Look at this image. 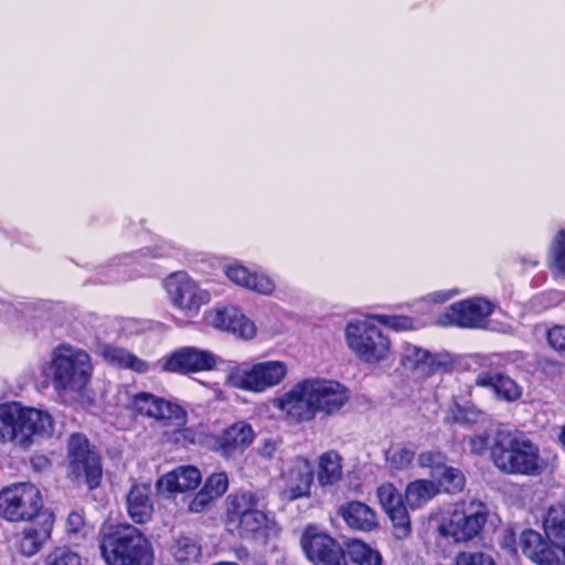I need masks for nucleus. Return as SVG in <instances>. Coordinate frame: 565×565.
<instances>
[{"instance_id":"1","label":"nucleus","mask_w":565,"mask_h":565,"mask_svg":"<svg viewBox=\"0 0 565 565\" xmlns=\"http://www.w3.org/2000/svg\"><path fill=\"white\" fill-rule=\"evenodd\" d=\"M349 390L337 381L311 377L295 384L274 405L294 422H310L318 414L333 416L349 402Z\"/></svg>"},{"instance_id":"2","label":"nucleus","mask_w":565,"mask_h":565,"mask_svg":"<svg viewBox=\"0 0 565 565\" xmlns=\"http://www.w3.org/2000/svg\"><path fill=\"white\" fill-rule=\"evenodd\" d=\"M41 373L51 381L56 393L74 398L84 394L92 380L93 365L85 350L63 343L41 364Z\"/></svg>"},{"instance_id":"3","label":"nucleus","mask_w":565,"mask_h":565,"mask_svg":"<svg viewBox=\"0 0 565 565\" xmlns=\"http://www.w3.org/2000/svg\"><path fill=\"white\" fill-rule=\"evenodd\" d=\"M490 457L494 467L507 475L539 476L547 467L539 446L516 429L495 433Z\"/></svg>"},{"instance_id":"4","label":"nucleus","mask_w":565,"mask_h":565,"mask_svg":"<svg viewBox=\"0 0 565 565\" xmlns=\"http://www.w3.org/2000/svg\"><path fill=\"white\" fill-rule=\"evenodd\" d=\"M54 420L43 409L22 406L20 403L0 404V443H10L28 449L36 438L53 434Z\"/></svg>"},{"instance_id":"5","label":"nucleus","mask_w":565,"mask_h":565,"mask_svg":"<svg viewBox=\"0 0 565 565\" xmlns=\"http://www.w3.org/2000/svg\"><path fill=\"white\" fill-rule=\"evenodd\" d=\"M99 550L108 565H152L153 561L147 539L129 524L103 527Z\"/></svg>"},{"instance_id":"6","label":"nucleus","mask_w":565,"mask_h":565,"mask_svg":"<svg viewBox=\"0 0 565 565\" xmlns=\"http://www.w3.org/2000/svg\"><path fill=\"white\" fill-rule=\"evenodd\" d=\"M288 372L287 364L282 361H265L255 364H238L233 366L226 376V381L235 388L253 393H263L280 384Z\"/></svg>"},{"instance_id":"7","label":"nucleus","mask_w":565,"mask_h":565,"mask_svg":"<svg viewBox=\"0 0 565 565\" xmlns=\"http://www.w3.org/2000/svg\"><path fill=\"white\" fill-rule=\"evenodd\" d=\"M345 342L349 349L365 363L373 364L385 361L391 353L388 338L369 321L348 323Z\"/></svg>"},{"instance_id":"8","label":"nucleus","mask_w":565,"mask_h":565,"mask_svg":"<svg viewBox=\"0 0 565 565\" xmlns=\"http://www.w3.org/2000/svg\"><path fill=\"white\" fill-rule=\"evenodd\" d=\"M43 499L30 482L13 483L0 491V516L10 522L30 521L39 514Z\"/></svg>"},{"instance_id":"9","label":"nucleus","mask_w":565,"mask_h":565,"mask_svg":"<svg viewBox=\"0 0 565 565\" xmlns=\"http://www.w3.org/2000/svg\"><path fill=\"white\" fill-rule=\"evenodd\" d=\"M67 458L75 480L85 482L89 489L99 486L103 475L100 460L84 435L73 434L70 437Z\"/></svg>"},{"instance_id":"10","label":"nucleus","mask_w":565,"mask_h":565,"mask_svg":"<svg viewBox=\"0 0 565 565\" xmlns=\"http://www.w3.org/2000/svg\"><path fill=\"white\" fill-rule=\"evenodd\" d=\"M486 521L484 505L480 502H470L468 505L456 508L448 521L439 526V532L456 542H467L479 534Z\"/></svg>"},{"instance_id":"11","label":"nucleus","mask_w":565,"mask_h":565,"mask_svg":"<svg viewBox=\"0 0 565 565\" xmlns=\"http://www.w3.org/2000/svg\"><path fill=\"white\" fill-rule=\"evenodd\" d=\"M166 285L173 305L188 318L198 316L201 307L211 300L210 292L201 288L185 273L172 274L167 279Z\"/></svg>"},{"instance_id":"12","label":"nucleus","mask_w":565,"mask_h":565,"mask_svg":"<svg viewBox=\"0 0 565 565\" xmlns=\"http://www.w3.org/2000/svg\"><path fill=\"white\" fill-rule=\"evenodd\" d=\"M301 547L315 565H348L342 546L316 526H308L301 536Z\"/></svg>"},{"instance_id":"13","label":"nucleus","mask_w":565,"mask_h":565,"mask_svg":"<svg viewBox=\"0 0 565 565\" xmlns=\"http://www.w3.org/2000/svg\"><path fill=\"white\" fill-rule=\"evenodd\" d=\"M493 305L484 298H471L456 302L438 318L440 326H457L467 329L486 327L487 318L492 313Z\"/></svg>"},{"instance_id":"14","label":"nucleus","mask_w":565,"mask_h":565,"mask_svg":"<svg viewBox=\"0 0 565 565\" xmlns=\"http://www.w3.org/2000/svg\"><path fill=\"white\" fill-rule=\"evenodd\" d=\"M376 497L392 522L395 539H407L412 533V524L402 493L393 483L387 482L377 487Z\"/></svg>"},{"instance_id":"15","label":"nucleus","mask_w":565,"mask_h":565,"mask_svg":"<svg viewBox=\"0 0 565 565\" xmlns=\"http://www.w3.org/2000/svg\"><path fill=\"white\" fill-rule=\"evenodd\" d=\"M312 481V466L307 459L298 457L281 473L280 495L288 501L309 497Z\"/></svg>"},{"instance_id":"16","label":"nucleus","mask_w":565,"mask_h":565,"mask_svg":"<svg viewBox=\"0 0 565 565\" xmlns=\"http://www.w3.org/2000/svg\"><path fill=\"white\" fill-rule=\"evenodd\" d=\"M206 323L245 340L256 334L255 323L235 307L215 308L205 312Z\"/></svg>"},{"instance_id":"17","label":"nucleus","mask_w":565,"mask_h":565,"mask_svg":"<svg viewBox=\"0 0 565 565\" xmlns=\"http://www.w3.org/2000/svg\"><path fill=\"white\" fill-rule=\"evenodd\" d=\"M131 406L143 416L174 420L178 426L185 423L186 413L183 408L150 393L141 392L136 394L132 397Z\"/></svg>"},{"instance_id":"18","label":"nucleus","mask_w":565,"mask_h":565,"mask_svg":"<svg viewBox=\"0 0 565 565\" xmlns=\"http://www.w3.org/2000/svg\"><path fill=\"white\" fill-rule=\"evenodd\" d=\"M401 364L416 375L426 377L448 365L449 358L446 354H431L427 350L407 343L403 347Z\"/></svg>"},{"instance_id":"19","label":"nucleus","mask_w":565,"mask_h":565,"mask_svg":"<svg viewBox=\"0 0 565 565\" xmlns=\"http://www.w3.org/2000/svg\"><path fill=\"white\" fill-rule=\"evenodd\" d=\"M215 364L216 359L211 352L183 348L169 358L166 369L171 372L191 373L211 370Z\"/></svg>"},{"instance_id":"20","label":"nucleus","mask_w":565,"mask_h":565,"mask_svg":"<svg viewBox=\"0 0 565 565\" xmlns=\"http://www.w3.org/2000/svg\"><path fill=\"white\" fill-rule=\"evenodd\" d=\"M475 385L493 392L497 399L515 402L522 396V387L509 375L497 371H482L475 379Z\"/></svg>"},{"instance_id":"21","label":"nucleus","mask_w":565,"mask_h":565,"mask_svg":"<svg viewBox=\"0 0 565 565\" xmlns=\"http://www.w3.org/2000/svg\"><path fill=\"white\" fill-rule=\"evenodd\" d=\"M338 513L351 530L369 533L379 527L376 512L362 501L345 502L339 507Z\"/></svg>"},{"instance_id":"22","label":"nucleus","mask_w":565,"mask_h":565,"mask_svg":"<svg viewBox=\"0 0 565 565\" xmlns=\"http://www.w3.org/2000/svg\"><path fill=\"white\" fill-rule=\"evenodd\" d=\"M522 552L537 565H561L558 552L550 546L542 535L534 530H525L520 536Z\"/></svg>"},{"instance_id":"23","label":"nucleus","mask_w":565,"mask_h":565,"mask_svg":"<svg viewBox=\"0 0 565 565\" xmlns=\"http://www.w3.org/2000/svg\"><path fill=\"white\" fill-rule=\"evenodd\" d=\"M224 273L231 281L248 290L266 296L275 291L276 285L270 277L265 274H253L241 264L227 265Z\"/></svg>"},{"instance_id":"24","label":"nucleus","mask_w":565,"mask_h":565,"mask_svg":"<svg viewBox=\"0 0 565 565\" xmlns=\"http://www.w3.org/2000/svg\"><path fill=\"white\" fill-rule=\"evenodd\" d=\"M201 482V472L193 466L179 467L162 476L157 486L160 491L185 492L195 489Z\"/></svg>"},{"instance_id":"25","label":"nucleus","mask_w":565,"mask_h":565,"mask_svg":"<svg viewBox=\"0 0 565 565\" xmlns=\"http://www.w3.org/2000/svg\"><path fill=\"white\" fill-rule=\"evenodd\" d=\"M149 484H135L127 494L126 505L130 519L138 524L148 522L153 513Z\"/></svg>"},{"instance_id":"26","label":"nucleus","mask_w":565,"mask_h":565,"mask_svg":"<svg viewBox=\"0 0 565 565\" xmlns=\"http://www.w3.org/2000/svg\"><path fill=\"white\" fill-rule=\"evenodd\" d=\"M53 521L46 518L41 524L24 529L19 539L18 550L24 556H33L51 537Z\"/></svg>"},{"instance_id":"27","label":"nucleus","mask_w":565,"mask_h":565,"mask_svg":"<svg viewBox=\"0 0 565 565\" xmlns=\"http://www.w3.org/2000/svg\"><path fill=\"white\" fill-rule=\"evenodd\" d=\"M255 434L246 422H236L224 430L220 438V447L226 456L234 451H242L254 440Z\"/></svg>"},{"instance_id":"28","label":"nucleus","mask_w":565,"mask_h":565,"mask_svg":"<svg viewBox=\"0 0 565 565\" xmlns=\"http://www.w3.org/2000/svg\"><path fill=\"white\" fill-rule=\"evenodd\" d=\"M98 353L106 362L114 366L128 369L137 373H146L149 371V364L146 361L124 348L100 344L98 347Z\"/></svg>"},{"instance_id":"29","label":"nucleus","mask_w":565,"mask_h":565,"mask_svg":"<svg viewBox=\"0 0 565 565\" xmlns=\"http://www.w3.org/2000/svg\"><path fill=\"white\" fill-rule=\"evenodd\" d=\"M439 492L438 486L430 480L418 479L409 482L405 489V500L411 509H419Z\"/></svg>"},{"instance_id":"30","label":"nucleus","mask_w":565,"mask_h":565,"mask_svg":"<svg viewBox=\"0 0 565 565\" xmlns=\"http://www.w3.org/2000/svg\"><path fill=\"white\" fill-rule=\"evenodd\" d=\"M342 478L341 458L335 451H328L319 459L318 482L333 486Z\"/></svg>"},{"instance_id":"31","label":"nucleus","mask_w":565,"mask_h":565,"mask_svg":"<svg viewBox=\"0 0 565 565\" xmlns=\"http://www.w3.org/2000/svg\"><path fill=\"white\" fill-rule=\"evenodd\" d=\"M258 507V498L253 492H241L232 497L227 505V516L230 522H237L247 512H252Z\"/></svg>"},{"instance_id":"32","label":"nucleus","mask_w":565,"mask_h":565,"mask_svg":"<svg viewBox=\"0 0 565 565\" xmlns=\"http://www.w3.org/2000/svg\"><path fill=\"white\" fill-rule=\"evenodd\" d=\"M465 402L463 395H452L449 405V413L454 420L461 425H473L479 420L481 412L471 403L461 404Z\"/></svg>"},{"instance_id":"33","label":"nucleus","mask_w":565,"mask_h":565,"mask_svg":"<svg viewBox=\"0 0 565 565\" xmlns=\"http://www.w3.org/2000/svg\"><path fill=\"white\" fill-rule=\"evenodd\" d=\"M348 554L356 565H382L381 554L359 540L348 545Z\"/></svg>"},{"instance_id":"34","label":"nucleus","mask_w":565,"mask_h":565,"mask_svg":"<svg viewBox=\"0 0 565 565\" xmlns=\"http://www.w3.org/2000/svg\"><path fill=\"white\" fill-rule=\"evenodd\" d=\"M548 262L551 269L556 277L565 278V231L561 230L556 233L552 241Z\"/></svg>"},{"instance_id":"35","label":"nucleus","mask_w":565,"mask_h":565,"mask_svg":"<svg viewBox=\"0 0 565 565\" xmlns=\"http://www.w3.org/2000/svg\"><path fill=\"white\" fill-rule=\"evenodd\" d=\"M415 458V450L403 445L391 446L385 451V459L391 470L409 468Z\"/></svg>"},{"instance_id":"36","label":"nucleus","mask_w":565,"mask_h":565,"mask_svg":"<svg viewBox=\"0 0 565 565\" xmlns=\"http://www.w3.org/2000/svg\"><path fill=\"white\" fill-rule=\"evenodd\" d=\"M172 552L177 562L191 563L200 557L201 546L193 539L183 536L175 541Z\"/></svg>"},{"instance_id":"37","label":"nucleus","mask_w":565,"mask_h":565,"mask_svg":"<svg viewBox=\"0 0 565 565\" xmlns=\"http://www.w3.org/2000/svg\"><path fill=\"white\" fill-rule=\"evenodd\" d=\"M266 514L256 508L252 512H247L236 523L238 524L239 534L246 536L263 529L266 525Z\"/></svg>"},{"instance_id":"38","label":"nucleus","mask_w":565,"mask_h":565,"mask_svg":"<svg viewBox=\"0 0 565 565\" xmlns=\"http://www.w3.org/2000/svg\"><path fill=\"white\" fill-rule=\"evenodd\" d=\"M435 477L447 492L460 491L465 486V477L457 468L446 466Z\"/></svg>"},{"instance_id":"39","label":"nucleus","mask_w":565,"mask_h":565,"mask_svg":"<svg viewBox=\"0 0 565 565\" xmlns=\"http://www.w3.org/2000/svg\"><path fill=\"white\" fill-rule=\"evenodd\" d=\"M46 565H82V557L67 547H57L47 555Z\"/></svg>"},{"instance_id":"40","label":"nucleus","mask_w":565,"mask_h":565,"mask_svg":"<svg viewBox=\"0 0 565 565\" xmlns=\"http://www.w3.org/2000/svg\"><path fill=\"white\" fill-rule=\"evenodd\" d=\"M372 318L395 331H405L415 328L414 320L406 316L375 315Z\"/></svg>"},{"instance_id":"41","label":"nucleus","mask_w":565,"mask_h":565,"mask_svg":"<svg viewBox=\"0 0 565 565\" xmlns=\"http://www.w3.org/2000/svg\"><path fill=\"white\" fill-rule=\"evenodd\" d=\"M418 462L422 467L430 468L434 477L447 466L444 454L435 450L422 452L418 457Z\"/></svg>"},{"instance_id":"42","label":"nucleus","mask_w":565,"mask_h":565,"mask_svg":"<svg viewBox=\"0 0 565 565\" xmlns=\"http://www.w3.org/2000/svg\"><path fill=\"white\" fill-rule=\"evenodd\" d=\"M227 487H228L227 476L224 472H217V473L211 475L207 478L203 489L209 494H211V497L213 499H216L226 492Z\"/></svg>"},{"instance_id":"43","label":"nucleus","mask_w":565,"mask_h":565,"mask_svg":"<svg viewBox=\"0 0 565 565\" xmlns=\"http://www.w3.org/2000/svg\"><path fill=\"white\" fill-rule=\"evenodd\" d=\"M65 531L70 539H77L85 535L84 515L77 511H72L66 518Z\"/></svg>"},{"instance_id":"44","label":"nucleus","mask_w":565,"mask_h":565,"mask_svg":"<svg viewBox=\"0 0 565 565\" xmlns=\"http://www.w3.org/2000/svg\"><path fill=\"white\" fill-rule=\"evenodd\" d=\"M457 565H495L491 556L484 553L462 552L457 556Z\"/></svg>"},{"instance_id":"45","label":"nucleus","mask_w":565,"mask_h":565,"mask_svg":"<svg viewBox=\"0 0 565 565\" xmlns=\"http://www.w3.org/2000/svg\"><path fill=\"white\" fill-rule=\"evenodd\" d=\"M550 345L561 353H565V326H555L547 331Z\"/></svg>"},{"instance_id":"46","label":"nucleus","mask_w":565,"mask_h":565,"mask_svg":"<svg viewBox=\"0 0 565 565\" xmlns=\"http://www.w3.org/2000/svg\"><path fill=\"white\" fill-rule=\"evenodd\" d=\"M212 500H214L211 494H209L203 488L195 494L192 501L189 504V510L193 513L201 512Z\"/></svg>"},{"instance_id":"47","label":"nucleus","mask_w":565,"mask_h":565,"mask_svg":"<svg viewBox=\"0 0 565 565\" xmlns=\"http://www.w3.org/2000/svg\"><path fill=\"white\" fill-rule=\"evenodd\" d=\"M469 450L472 454L481 455L486 451L488 447V437L484 435H476L471 436L468 440Z\"/></svg>"},{"instance_id":"48","label":"nucleus","mask_w":565,"mask_h":565,"mask_svg":"<svg viewBox=\"0 0 565 565\" xmlns=\"http://www.w3.org/2000/svg\"><path fill=\"white\" fill-rule=\"evenodd\" d=\"M278 444L273 439H265L262 441L258 452L262 457L270 459L277 451Z\"/></svg>"},{"instance_id":"49","label":"nucleus","mask_w":565,"mask_h":565,"mask_svg":"<svg viewBox=\"0 0 565 565\" xmlns=\"http://www.w3.org/2000/svg\"><path fill=\"white\" fill-rule=\"evenodd\" d=\"M451 296H452L451 292L438 291V292L428 295V299L433 302L441 303V302H446L447 300H449L451 298Z\"/></svg>"},{"instance_id":"50","label":"nucleus","mask_w":565,"mask_h":565,"mask_svg":"<svg viewBox=\"0 0 565 565\" xmlns=\"http://www.w3.org/2000/svg\"><path fill=\"white\" fill-rule=\"evenodd\" d=\"M471 394H472L471 385L466 384L463 386H459L458 393H456L455 395H463L465 402H461V404H469Z\"/></svg>"},{"instance_id":"51","label":"nucleus","mask_w":565,"mask_h":565,"mask_svg":"<svg viewBox=\"0 0 565 565\" xmlns=\"http://www.w3.org/2000/svg\"><path fill=\"white\" fill-rule=\"evenodd\" d=\"M553 296V303H559V302H563L565 300V292H561V291H555L552 294Z\"/></svg>"},{"instance_id":"52","label":"nucleus","mask_w":565,"mask_h":565,"mask_svg":"<svg viewBox=\"0 0 565 565\" xmlns=\"http://www.w3.org/2000/svg\"><path fill=\"white\" fill-rule=\"evenodd\" d=\"M162 256H169V253L166 252V250H162V248L160 247V250H154V252H151V257H162Z\"/></svg>"},{"instance_id":"53","label":"nucleus","mask_w":565,"mask_h":565,"mask_svg":"<svg viewBox=\"0 0 565 565\" xmlns=\"http://www.w3.org/2000/svg\"><path fill=\"white\" fill-rule=\"evenodd\" d=\"M558 439H559L561 444L565 447V425L562 428Z\"/></svg>"},{"instance_id":"54","label":"nucleus","mask_w":565,"mask_h":565,"mask_svg":"<svg viewBox=\"0 0 565 565\" xmlns=\"http://www.w3.org/2000/svg\"><path fill=\"white\" fill-rule=\"evenodd\" d=\"M213 565H238V564L234 563V562H220V563H216V564H213Z\"/></svg>"}]
</instances>
